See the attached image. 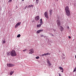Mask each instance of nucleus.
<instances>
[{"label":"nucleus","instance_id":"obj_16","mask_svg":"<svg viewBox=\"0 0 76 76\" xmlns=\"http://www.w3.org/2000/svg\"><path fill=\"white\" fill-rule=\"evenodd\" d=\"M60 29L61 31H63V27L61 26L60 28Z\"/></svg>","mask_w":76,"mask_h":76},{"label":"nucleus","instance_id":"obj_31","mask_svg":"<svg viewBox=\"0 0 76 76\" xmlns=\"http://www.w3.org/2000/svg\"><path fill=\"white\" fill-rule=\"evenodd\" d=\"M58 75L59 76H61V75L59 73H58Z\"/></svg>","mask_w":76,"mask_h":76},{"label":"nucleus","instance_id":"obj_15","mask_svg":"<svg viewBox=\"0 0 76 76\" xmlns=\"http://www.w3.org/2000/svg\"><path fill=\"white\" fill-rule=\"evenodd\" d=\"M36 5H37L38 4V3H39V0H36Z\"/></svg>","mask_w":76,"mask_h":76},{"label":"nucleus","instance_id":"obj_34","mask_svg":"<svg viewBox=\"0 0 76 76\" xmlns=\"http://www.w3.org/2000/svg\"><path fill=\"white\" fill-rule=\"evenodd\" d=\"M51 35H52V36H53V37H54V35H53V34H51Z\"/></svg>","mask_w":76,"mask_h":76},{"label":"nucleus","instance_id":"obj_18","mask_svg":"<svg viewBox=\"0 0 76 76\" xmlns=\"http://www.w3.org/2000/svg\"><path fill=\"white\" fill-rule=\"evenodd\" d=\"M13 72L12 71H10V75H13Z\"/></svg>","mask_w":76,"mask_h":76},{"label":"nucleus","instance_id":"obj_29","mask_svg":"<svg viewBox=\"0 0 76 76\" xmlns=\"http://www.w3.org/2000/svg\"><path fill=\"white\" fill-rule=\"evenodd\" d=\"M68 38L69 39H70V38H71V37H70V36H69Z\"/></svg>","mask_w":76,"mask_h":76},{"label":"nucleus","instance_id":"obj_44","mask_svg":"<svg viewBox=\"0 0 76 76\" xmlns=\"http://www.w3.org/2000/svg\"><path fill=\"white\" fill-rule=\"evenodd\" d=\"M57 0V1H58V0Z\"/></svg>","mask_w":76,"mask_h":76},{"label":"nucleus","instance_id":"obj_9","mask_svg":"<svg viewBox=\"0 0 76 76\" xmlns=\"http://www.w3.org/2000/svg\"><path fill=\"white\" fill-rule=\"evenodd\" d=\"M42 31H43V30H42V29L39 30H38L36 32V33H37V34H39L40 32H42Z\"/></svg>","mask_w":76,"mask_h":76},{"label":"nucleus","instance_id":"obj_33","mask_svg":"<svg viewBox=\"0 0 76 76\" xmlns=\"http://www.w3.org/2000/svg\"><path fill=\"white\" fill-rule=\"evenodd\" d=\"M26 8H27V6H26L25 7V9H26Z\"/></svg>","mask_w":76,"mask_h":76},{"label":"nucleus","instance_id":"obj_26","mask_svg":"<svg viewBox=\"0 0 76 76\" xmlns=\"http://www.w3.org/2000/svg\"><path fill=\"white\" fill-rule=\"evenodd\" d=\"M45 56V53L43 54L42 55V56Z\"/></svg>","mask_w":76,"mask_h":76},{"label":"nucleus","instance_id":"obj_1","mask_svg":"<svg viewBox=\"0 0 76 76\" xmlns=\"http://www.w3.org/2000/svg\"><path fill=\"white\" fill-rule=\"evenodd\" d=\"M65 10L66 14L67 16H69L70 15V10L69 8V7L66 6L65 8Z\"/></svg>","mask_w":76,"mask_h":76},{"label":"nucleus","instance_id":"obj_40","mask_svg":"<svg viewBox=\"0 0 76 76\" xmlns=\"http://www.w3.org/2000/svg\"><path fill=\"white\" fill-rule=\"evenodd\" d=\"M22 1H24V0H22Z\"/></svg>","mask_w":76,"mask_h":76},{"label":"nucleus","instance_id":"obj_7","mask_svg":"<svg viewBox=\"0 0 76 76\" xmlns=\"http://www.w3.org/2000/svg\"><path fill=\"white\" fill-rule=\"evenodd\" d=\"M47 62L48 64V66H51V63H50V61H49V60L48 59H47Z\"/></svg>","mask_w":76,"mask_h":76},{"label":"nucleus","instance_id":"obj_11","mask_svg":"<svg viewBox=\"0 0 76 76\" xmlns=\"http://www.w3.org/2000/svg\"><path fill=\"white\" fill-rule=\"evenodd\" d=\"M10 52H7V56H10Z\"/></svg>","mask_w":76,"mask_h":76},{"label":"nucleus","instance_id":"obj_22","mask_svg":"<svg viewBox=\"0 0 76 76\" xmlns=\"http://www.w3.org/2000/svg\"><path fill=\"white\" fill-rule=\"evenodd\" d=\"M50 54L47 53H45V56H47V55H48Z\"/></svg>","mask_w":76,"mask_h":76},{"label":"nucleus","instance_id":"obj_12","mask_svg":"<svg viewBox=\"0 0 76 76\" xmlns=\"http://www.w3.org/2000/svg\"><path fill=\"white\" fill-rule=\"evenodd\" d=\"M30 52H31L32 53H34V49H31L29 50Z\"/></svg>","mask_w":76,"mask_h":76},{"label":"nucleus","instance_id":"obj_8","mask_svg":"<svg viewBox=\"0 0 76 76\" xmlns=\"http://www.w3.org/2000/svg\"><path fill=\"white\" fill-rule=\"evenodd\" d=\"M35 19L36 20H39V16H37L35 18Z\"/></svg>","mask_w":76,"mask_h":76},{"label":"nucleus","instance_id":"obj_38","mask_svg":"<svg viewBox=\"0 0 76 76\" xmlns=\"http://www.w3.org/2000/svg\"><path fill=\"white\" fill-rule=\"evenodd\" d=\"M33 2L35 1V0H33Z\"/></svg>","mask_w":76,"mask_h":76},{"label":"nucleus","instance_id":"obj_4","mask_svg":"<svg viewBox=\"0 0 76 76\" xmlns=\"http://www.w3.org/2000/svg\"><path fill=\"white\" fill-rule=\"evenodd\" d=\"M20 23H21V22H20L17 23L15 26V28H17L18 27V26H20Z\"/></svg>","mask_w":76,"mask_h":76},{"label":"nucleus","instance_id":"obj_6","mask_svg":"<svg viewBox=\"0 0 76 76\" xmlns=\"http://www.w3.org/2000/svg\"><path fill=\"white\" fill-rule=\"evenodd\" d=\"M7 66L8 67H12L14 66H15V65L13 64H7Z\"/></svg>","mask_w":76,"mask_h":76},{"label":"nucleus","instance_id":"obj_17","mask_svg":"<svg viewBox=\"0 0 76 76\" xmlns=\"http://www.w3.org/2000/svg\"><path fill=\"white\" fill-rule=\"evenodd\" d=\"M31 7H34V5H29L28 6V7L29 8H31Z\"/></svg>","mask_w":76,"mask_h":76},{"label":"nucleus","instance_id":"obj_32","mask_svg":"<svg viewBox=\"0 0 76 76\" xmlns=\"http://www.w3.org/2000/svg\"><path fill=\"white\" fill-rule=\"evenodd\" d=\"M63 56H65V55H64V53L63 54Z\"/></svg>","mask_w":76,"mask_h":76},{"label":"nucleus","instance_id":"obj_14","mask_svg":"<svg viewBox=\"0 0 76 76\" xmlns=\"http://www.w3.org/2000/svg\"><path fill=\"white\" fill-rule=\"evenodd\" d=\"M40 24L42 25L43 24V22H42V18H41L40 20Z\"/></svg>","mask_w":76,"mask_h":76},{"label":"nucleus","instance_id":"obj_3","mask_svg":"<svg viewBox=\"0 0 76 76\" xmlns=\"http://www.w3.org/2000/svg\"><path fill=\"white\" fill-rule=\"evenodd\" d=\"M56 22L58 26H61V22L59 20H57L56 21Z\"/></svg>","mask_w":76,"mask_h":76},{"label":"nucleus","instance_id":"obj_20","mask_svg":"<svg viewBox=\"0 0 76 76\" xmlns=\"http://www.w3.org/2000/svg\"><path fill=\"white\" fill-rule=\"evenodd\" d=\"M59 69H60V70H63V68L61 66L59 67Z\"/></svg>","mask_w":76,"mask_h":76},{"label":"nucleus","instance_id":"obj_39","mask_svg":"<svg viewBox=\"0 0 76 76\" xmlns=\"http://www.w3.org/2000/svg\"><path fill=\"white\" fill-rule=\"evenodd\" d=\"M16 7H17V8H18V6H16Z\"/></svg>","mask_w":76,"mask_h":76},{"label":"nucleus","instance_id":"obj_30","mask_svg":"<svg viewBox=\"0 0 76 76\" xmlns=\"http://www.w3.org/2000/svg\"><path fill=\"white\" fill-rule=\"evenodd\" d=\"M49 34H50V35H51V34H52L50 33H49Z\"/></svg>","mask_w":76,"mask_h":76},{"label":"nucleus","instance_id":"obj_36","mask_svg":"<svg viewBox=\"0 0 76 76\" xmlns=\"http://www.w3.org/2000/svg\"><path fill=\"white\" fill-rule=\"evenodd\" d=\"M63 59H65V57H64L63 58Z\"/></svg>","mask_w":76,"mask_h":76},{"label":"nucleus","instance_id":"obj_43","mask_svg":"<svg viewBox=\"0 0 76 76\" xmlns=\"http://www.w3.org/2000/svg\"><path fill=\"white\" fill-rule=\"evenodd\" d=\"M68 28H69V27H68Z\"/></svg>","mask_w":76,"mask_h":76},{"label":"nucleus","instance_id":"obj_27","mask_svg":"<svg viewBox=\"0 0 76 76\" xmlns=\"http://www.w3.org/2000/svg\"><path fill=\"white\" fill-rule=\"evenodd\" d=\"M41 37H44V35H43V34H41Z\"/></svg>","mask_w":76,"mask_h":76},{"label":"nucleus","instance_id":"obj_24","mask_svg":"<svg viewBox=\"0 0 76 76\" xmlns=\"http://www.w3.org/2000/svg\"><path fill=\"white\" fill-rule=\"evenodd\" d=\"M36 59H38L39 58V56H37L36 57Z\"/></svg>","mask_w":76,"mask_h":76},{"label":"nucleus","instance_id":"obj_10","mask_svg":"<svg viewBox=\"0 0 76 76\" xmlns=\"http://www.w3.org/2000/svg\"><path fill=\"white\" fill-rule=\"evenodd\" d=\"M52 13H53V12H52V10H49V15L50 16H51Z\"/></svg>","mask_w":76,"mask_h":76},{"label":"nucleus","instance_id":"obj_19","mask_svg":"<svg viewBox=\"0 0 76 76\" xmlns=\"http://www.w3.org/2000/svg\"><path fill=\"white\" fill-rule=\"evenodd\" d=\"M20 34H18L17 36V38H20Z\"/></svg>","mask_w":76,"mask_h":76},{"label":"nucleus","instance_id":"obj_5","mask_svg":"<svg viewBox=\"0 0 76 76\" xmlns=\"http://www.w3.org/2000/svg\"><path fill=\"white\" fill-rule=\"evenodd\" d=\"M44 15L45 17H46L47 19H48V12H45L44 13Z\"/></svg>","mask_w":76,"mask_h":76},{"label":"nucleus","instance_id":"obj_35","mask_svg":"<svg viewBox=\"0 0 76 76\" xmlns=\"http://www.w3.org/2000/svg\"><path fill=\"white\" fill-rule=\"evenodd\" d=\"M29 54H32L31 53V52H29Z\"/></svg>","mask_w":76,"mask_h":76},{"label":"nucleus","instance_id":"obj_37","mask_svg":"<svg viewBox=\"0 0 76 76\" xmlns=\"http://www.w3.org/2000/svg\"><path fill=\"white\" fill-rule=\"evenodd\" d=\"M62 72H63V69H62V71H61Z\"/></svg>","mask_w":76,"mask_h":76},{"label":"nucleus","instance_id":"obj_42","mask_svg":"<svg viewBox=\"0 0 76 76\" xmlns=\"http://www.w3.org/2000/svg\"><path fill=\"white\" fill-rule=\"evenodd\" d=\"M68 28H69V27H68Z\"/></svg>","mask_w":76,"mask_h":76},{"label":"nucleus","instance_id":"obj_21","mask_svg":"<svg viewBox=\"0 0 76 76\" xmlns=\"http://www.w3.org/2000/svg\"><path fill=\"white\" fill-rule=\"evenodd\" d=\"M6 42V41H5V40H4V41H2V43L3 44H4Z\"/></svg>","mask_w":76,"mask_h":76},{"label":"nucleus","instance_id":"obj_41","mask_svg":"<svg viewBox=\"0 0 76 76\" xmlns=\"http://www.w3.org/2000/svg\"><path fill=\"white\" fill-rule=\"evenodd\" d=\"M74 40H75V39H74L73 40V41H74Z\"/></svg>","mask_w":76,"mask_h":76},{"label":"nucleus","instance_id":"obj_25","mask_svg":"<svg viewBox=\"0 0 76 76\" xmlns=\"http://www.w3.org/2000/svg\"><path fill=\"white\" fill-rule=\"evenodd\" d=\"M12 1V0H10L8 1V2H9V3H10V2L11 3Z\"/></svg>","mask_w":76,"mask_h":76},{"label":"nucleus","instance_id":"obj_23","mask_svg":"<svg viewBox=\"0 0 76 76\" xmlns=\"http://www.w3.org/2000/svg\"><path fill=\"white\" fill-rule=\"evenodd\" d=\"M76 71V67L75 68V69H74L73 72H75Z\"/></svg>","mask_w":76,"mask_h":76},{"label":"nucleus","instance_id":"obj_28","mask_svg":"<svg viewBox=\"0 0 76 76\" xmlns=\"http://www.w3.org/2000/svg\"><path fill=\"white\" fill-rule=\"evenodd\" d=\"M26 50H27L26 49H25V50H23V51L25 52V51H26Z\"/></svg>","mask_w":76,"mask_h":76},{"label":"nucleus","instance_id":"obj_2","mask_svg":"<svg viewBox=\"0 0 76 76\" xmlns=\"http://www.w3.org/2000/svg\"><path fill=\"white\" fill-rule=\"evenodd\" d=\"M10 55L12 57L16 56L17 55L16 53V51L14 50H12L10 52Z\"/></svg>","mask_w":76,"mask_h":76},{"label":"nucleus","instance_id":"obj_13","mask_svg":"<svg viewBox=\"0 0 76 76\" xmlns=\"http://www.w3.org/2000/svg\"><path fill=\"white\" fill-rule=\"evenodd\" d=\"M42 24H39V25H37V28H40L41 26V25H42Z\"/></svg>","mask_w":76,"mask_h":76}]
</instances>
